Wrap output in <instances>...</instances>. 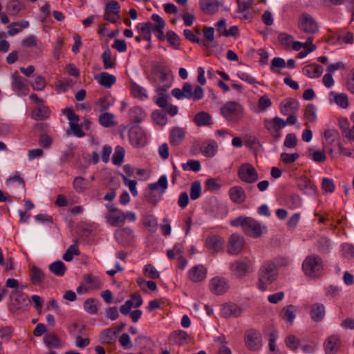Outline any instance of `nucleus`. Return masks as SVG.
<instances>
[{"label": "nucleus", "mask_w": 354, "mask_h": 354, "mask_svg": "<svg viewBox=\"0 0 354 354\" xmlns=\"http://www.w3.org/2000/svg\"><path fill=\"white\" fill-rule=\"evenodd\" d=\"M233 226H241L243 232L254 238L259 237L266 231V227L257 220L248 216H239L230 222Z\"/></svg>", "instance_id": "1"}, {"label": "nucleus", "mask_w": 354, "mask_h": 354, "mask_svg": "<svg viewBox=\"0 0 354 354\" xmlns=\"http://www.w3.org/2000/svg\"><path fill=\"white\" fill-rule=\"evenodd\" d=\"M281 160L285 164H291L294 162L298 158L299 154L297 153H282L281 154Z\"/></svg>", "instance_id": "63"}, {"label": "nucleus", "mask_w": 354, "mask_h": 354, "mask_svg": "<svg viewBox=\"0 0 354 354\" xmlns=\"http://www.w3.org/2000/svg\"><path fill=\"white\" fill-rule=\"evenodd\" d=\"M98 301L94 299H88L84 302V310L91 315H94L97 312Z\"/></svg>", "instance_id": "42"}, {"label": "nucleus", "mask_w": 354, "mask_h": 354, "mask_svg": "<svg viewBox=\"0 0 354 354\" xmlns=\"http://www.w3.org/2000/svg\"><path fill=\"white\" fill-rule=\"evenodd\" d=\"M217 149V144L214 141L210 140L203 144L201 151L205 156L212 157L216 154Z\"/></svg>", "instance_id": "38"}, {"label": "nucleus", "mask_w": 354, "mask_h": 354, "mask_svg": "<svg viewBox=\"0 0 354 354\" xmlns=\"http://www.w3.org/2000/svg\"><path fill=\"white\" fill-rule=\"evenodd\" d=\"M311 318L315 322H319L322 320L325 315V308L323 304H315L311 306L310 313Z\"/></svg>", "instance_id": "31"}, {"label": "nucleus", "mask_w": 354, "mask_h": 354, "mask_svg": "<svg viewBox=\"0 0 354 354\" xmlns=\"http://www.w3.org/2000/svg\"><path fill=\"white\" fill-rule=\"evenodd\" d=\"M209 288L213 294L220 295L227 292L229 288V285L225 279L216 277L210 280Z\"/></svg>", "instance_id": "13"}, {"label": "nucleus", "mask_w": 354, "mask_h": 354, "mask_svg": "<svg viewBox=\"0 0 354 354\" xmlns=\"http://www.w3.org/2000/svg\"><path fill=\"white\" fill-rule=\"evenodd\" d=\"M330 96L333 97V101L341 108L346 109L348 106V99L345 93H336L333 91L330 93Z\"/></svg>", "instance_id": "39"}, {"label": "nucleus", "mask_w": 354, "mask_h": 354, "mask_svg": "<svg viewBox=\"0 0 354 354\" xmlns=\"http://www.w3.org/2000/svg\"><path fill=\"white\" fill-rule=\"evenodd\" d=\"M45 274L44 272L35 266H32L30 268V281L33 285H40L44 279Z\"/></svg>", "instance_id": "30"}, {"label": "nucleus", "mask_w": 354, "mask_h": 354, "mask_svg": "<svg viewBox=\"0 0 354 354\" xmlns=\"http://www.w3.org/2000/svg\"><path fill=\"white\" fill-rule=\"evenodd\" d=\"M298 27L307 34H315L318 30V25L315 19L308 13H302L298 19Z\"/></svg>", "instance_id": "7"}, {"label": "nucleus", "mask_w": 354, "mask_h": 354, "mask_svg": "<svg viewBox=\"0 0 354 354\" xmlns=\"http://www.w3.org/2000/svg\"><path fill=\"white\" fill-rule=\"evenodd\" d=\"M340 346L339 337L333 335L329 336L324 344V348L326 354H336Z\"/></svg>", "instance_id": "18"}, {"label": "nucleus", "mask_w": 354, "mask_h": 354, "mask_svg": "<svg viewBox=\"0 0 354 354\" xmlns=\"http://www.w3.org/2000/svg\"><path fill=\"white\" fill-rule=\"evenodd\" d=\"M168 79V75L163 68L157 71L153 81L157 84L165 82Z\"/></svg>", "instance_id": "64"}, {"label": "nucleus", "mask_w": 354, "mask_h": 354, "mask_svg": "<svg viewBox=\"0 0 354 354\" xmlns=\"http://www.w3.org/2000/svg\"><path fill=\"white\" fill-rule=\"evenodd\" d=\"M44 342L50 348H58L61 346V340L55 333H48L44 337Z\"/></svg>", "instance_id": "35"}, {"label": "nucleus", "mask_w": 354, "mask_h": 354, "mask_svg": "<svg viewBox=\"0 0 354 354\" xmlns=\"http://www.w3.org/2000/svg\"><path fill=\"white\" fill-rule=\"evenodd\" d=\"M194 123L198 126H210L213 124L211 115L205 111H201L194 118Z\"/></svg>", "instance_id": "27"}, {"label": "nucleus", "mask_w": 354, "mask_h": 354, "mask_svg": "<svg viewBox=\"0 0 354 354\" xmlns=\"http://www.w3.org/2000/svg\"><path fill=\"white\" fill-rule=\"evenodd\" d=\"M49 270L57 277H62L66 271V266L62 261H56L48 266Z\"/></svg>", "instance_id": "37"}, {"label": "nucleus", "mask_w": 354, "mask_h": 354, "mask_svg": "<svg viewBox=\"0 0 354 354\" xmlns=\"http://www.w3.org/2000/svg\"><path fill=\"white\" fill-rule=\"evenodd\" d=\"M264 127L275 140L281 137V129L285 127L284 120L279 117H274L272 120H265Z\"/></svg>", "instance_id": "10"}, {"label": "nucleus", "mask_w": 354, "mask_h": 354, "mask_svg": "<svg viewBox=\"0 0 354 354\" xmlns=\"http://www.w3.org/2000/svg\"><path fill=\"white\" fill-rule=\"evenodd\" d=\"M324 270V261L317 254H309L303 261L302 270L305 275L311 278H318Z\"/></svg>", "instance_id": "2"}, {"label": "nucleus", "mask_w": 354, "mask_h": 354, "mask_svg": "<svg viewBox=\"0 0 354 354\" xmlns=\"http://www.w3.org/2000/svg\"><path fill=\"white\" fill-rule=\"evenodd\" d=\"M116 241L122 245H128L133 240V231L129 228H120L115 232Z\"/></svg>", "instance_id": "16"}, {"label": "nucleus", "mask_w": 354, "mask_h": 354, "mask_svg": "<svg viewBox=\"0 0 354 354\" xmlns=\"http://www.w3.org/2000/svg\"><path fill=\"white\" fill-rule=\"evenodd\" d=\"M298 109V102L292 99L286 100L280 104V111L283 115L296 113Z\"/></svg>", "instance_id": "21"}, {"label": "nucleus", "mask_w": 354, "mask_h": 354, "mask_svg": "<svg viewBox=\"0 0 354 354\" xmlns=\"http://www.w3.org/2000/svg\"><path fill=\"white\" fill-rule=\"evenodd\" d=\"M84 282L85 285L87 286V289L90 290L99 289L102 286L100 280L91 274H85L84 276Z\"/></svg>", "instance_id": "36"}, {"label": "nucleus", "mask_w": 354, "mask_h": 354, "mask_svg": "<svg viewBox=\"0 0 354 354\" xmlns=\"http://www.w3.org/2000/svg\"><path fill=\"white\" fill-rule=\"evenodd\" d=\"M201 183L198 180L194 181L191 185L190 188V197L192 200H196L201 196Z\"/></svg>", "instance_id": "51"}, {"label": "nucleus", "mask_w": 354, "mask_h": 354, "mask_svg": "<svg viewBox=\"0 0 354 354\" xmlns=\"http://www.w3.org/2000/svg\"><path fill=\"white\" fill-rule=\"evenodd\" d=\"M244 239L239 234H233L229 239L227 251L231 254H238L244 246Z\"/></svg>", "instance_id": "15"}, {"label": "nucleus", "mask_w": 354, "mask_h": 354, "mask_svg": "<svg viewBox=\"0 0 354 354\" xmlns=\"http://www.w3.org/2000/svg\"><path fill=\"white\" fill-rule=\"evenodd\" d=\"M40 43L37 37L35 35H30L27 37H26L23 41H21L22 46L28 48H32V47H37Z\"/></svg>", "instance_id": "57"}, {"label": "nucleus", "mask_w": 354, "mask_h": 354, "mask_svg": "<svg viewBox=\"0 0 354 354\" xmlns=\"http://www.w3.org/2000/svg\"><path fill=\"white\" fill-rule=\"evenodd\" d=\"M125 156V149L121 146H117L112 156V162L118 166L122 165Z\"/></svg>", "instance_id": "41"}, {"label": "nucleus", "mask_w": 354, "mask_h": 354, "mask_svg": "<svg viewBox=\"0 0 354 354\" xmlns=\"http://www.w3.org/2000/svg\"><path fill=\"white\" fill-rule=\"evenodd\" d=\"M205 245L208 250L217 253L223 249L224 240L218 235H212L207 237Z\"/></svg>", "instance_id": "17"}, {"label": "nucleus", "mask_w": 354, "mask_h": 354, "mask_svg": "<svg viewBox=\"0 0 354 354\" xmlns=\"http://www.w3.org/2000/svg\"><path fill=\"white\" fill-rule=\"evenodd\" d=\"M304 118L308 122H315L316 120L315 108L313 104H308L304 112Z\"/></svg>", "instance_id": "55"}, {"label": "nucleus", "mask_w": 354, "mask_h": 354, "mask_svg": "<svg viewBox=\"0 0 354 354\" xmlns=\"http://www.w3.org/2000/svg\"><path fill=\"white\" fill-rule=\"evenodd\" d=\"M50 113L49 108L41 104L32 110L31 116L35 120H43L49 117Z\"/></svg>", "instance_id": "25"}, {"label": "nucleus", "mask_w": 354, "mask_h": 354, "mask_svg": "<svg viewBox=\"0 0 354 354\" xmlns=\"http://www.w3.org/2000/svg\"><path fill=\"white\" fill-rule=\"evenodd\" d=\"M46 80L41 75L37 76L32 84V88L37 91L43 90L46 87Z\"/></svg>", "instance_id": "59"}, {"label": "nucleus", "mask_w": 354, "mask_h": 354, "mask_svg": "<svg viewBox=\"0 0 354 354\" xmlns=\"http://www.w3.org/2000/svg\"><path fill=\"white\" fill-rule=\"evenodd\" d=\"M221 313L225 317H237L242 313V309L236 304H225L221 308Z\"/></svg>", "instance_id": "26"}, {"label": "nucleus", "mask_w": 354, "mask_h": 354, "mask_svg": "<svg viewBox=\"0 0 354 354\" xmlns=\"http://www.w3.org/2000/svg\"><path fill=\"white\" fill-rule=\"evenodd\" d=\"M121 176L124 184L127 186L130 190V192L133 196L138 195V190L136 189L137 183L134 180L129 179L125 175L121 174Z\"/></svg>", "instance_id": "52"}, {"label": "nucleus", "mask_w": 354, "mask_h": 354, "mask_svg": "<svg viewBox=\"0 0 354 354\" xmlns=\"http://www.w3.org/2000/svg\"><path fill=\"white\" fill-rule=\"evenodd\" d=\"M110 106V102L108 100V97L104 95L99 98L96 106L95 108V111L104 113L106 111Z\"/></svg>", "instance_id": "46"}, {"label": "nucleus", "mask_w": 354, "mask_h": 354, "mask_svg": "<svg viewBox=\"0 0 354 354\" xmlns=\"http://www.w3.org/2000/svg\"><path fill=\"white\" fill-rule=\"evenodd\" d=\"M136 219V215L134 212H127L124 213L112 206V225H121L126 220L133 222Z\"/></svg>", "instance_id": "12"}, {"label": "nucleus", "mask_w": 354, "mask_h": 354, "mask_svg": "<svg viewBox=\"0 0 354 354\" xmlns=\"http://www.w3.org/2000/svg\"><path fill=\"white\" fill-rule=\"evenodd\" d=\"M137 282L143 291L147 290L146 286L151 291L157 289L156 283L153 281H145L142 278H138Z\"/></svg>", "instance_id": "53"}, {"label": "nucleus", "mask_w": 354, "mask_h": 354, "mask_svg": "<svg viewBox=\"0 0 354 354\" xmlns=\"http://www.w3.org/2000/svg\"><path fill=\"white\" fill-rule=\"evenodd\" d=\"M296 307L293 305H288L282 308L280 313V317L283 319H286L290 324H292L295 315Z\"/></svg>", "instance_id": "34"}, {"label": "nucleus", "mask_w": 354, "mask_h": 354, "mask_svg": "<svg viewBox=\"0 0 354 354\" xmlns=\"http://www.w3.org/2000/svg\"><path fill=\"white\" fill-rule=\"evenodd\" d=\"M323 72V68L319 64H309L303 68V73L310 78L319 77Z\"/></svg>", "instance_id": "28"}, {"label": "nucleus", "mask_w": 354, "mask_h": 354, "mask_svg": "<svg viewBox=\"0 0 354 354\" xmlns=\"http://www.w3.org/2000/svg\"><path fill=\"white\" fill-rule=\"evenodd\" d=\"M277 269L276 264L268 261L263 263L259 272V288L264 291L267 286L277 279Z\"/></svg>", "instance_id": "3"}, {"label": "nucleus", "mask_w": 354, "mask_h": 354, "mask_svg": "<svg viewBox=\"0 0 354 354\" xmlns=\"http://www.w3.org/2000/svg\"><path fill=\"white\" fill-rule=\"evenodd\" d=\"M131 91L135 97L142 99L147 97L146 90L135 82L131 84Z\"/></svg>", "instance_id": "45"}, {"label": "nucleus", "mask_w": 354, "mask_h": 354, "mask_svg": "<svg viewBox=\"0 0 354 354\" xmlns=\"http://www.w3.org/2000/svg\"><path fill=\"white\" fill-rule=\"evenodd\" d=\"M237 175L241 181L249 184L254 183L259 179L257 171L250 163L242 164L238 169Z\"/></svg>", "instance_id": "6"}, {"label": "nucleus", "mask_w": 354, "mask_h": 354, "mask_svg": "<svg viewBox=\"0 0 354 354\" xmlns=\"http://www.w3.org/2000/svg\"><path fill=\"white\" fill-rule=\"evenodd\" d=\"M144 274L152 279H156L160 277V273L151 264H147L143 270Z\"/></svg>", "instance_id": "47"}, {"label": "nucleus", "mask_w": 354, "mask_h": 354, "mask_svg": "<svg viewBox=\"0 0 354 354\" xmlns=\"http://www.w3.org/2000/svg\"><path fill=\"white\" fill-rule=\"evenodd\" d=\"M73 188L77 193H83L87 188V181L81 176L75 178L73 180Z\"/></svg>", "instance_id": "43"}, {"label": "nucleus", "mask_w": 354, "mask_h": 354, "mask_svg": "<svg viewBox=\"0 0 354 354\" xmlns=\"http://www.w3.org/2000/svg\"><path fill=\"white\" fill-rule=\"evenodd\" d=\"M129 139L131 144L137 148L143 147L147 143L145 131L139 126H132L129 131Z\"/></svg>", "instance_id": "8"}, {"label": "nucleus", "mask_w": 354, "mask_h": 354, "mask_svg": "<svg viewBox=\"0 0 354 354\" xmlns=\"http://www.w3.org/2000/svg\"><path fill=\"white\" fill-rule=\"evenodd\" d=\"M80 254V251L75 245H71L63 254L62 259L66 261H71L74 255Z\"/></svg>", "instance_id": "54"}, {"label": "nucleus", "mask_w": 354, "mask_h": 354, "mask_svg": "<svg viewBox=\"0 0 354 354\" xmlns=\"http://www.w3.org/2000/svg\"><path fill=\"white\" fill-rule=\"evenodd\" d=\"M12 88L19 96H25L29 91L27 80L19 75L18 71L12 74Z\"/></svg>", "instance_id": "9"}, {"label": "nucleus", "mask_w": 354, "mask_h": 354, "mask_svg": "<svg viewBox=\"0 0 354 354\" xmlns=\"http://www.w3.org/2000/svg\"><path fill=\"white\" fill-rule=\"evenodd\" d=\"M245 342L247 348L251 351H258L261 346V339L259 333L254 329L245 332Z\"/></svg>", "instance_id": "11"}, {"label": "nucleus", "mask_w": 354, "mask_h": 354, "mask_svg": "<svg viewBox=\"0 0 354 354\" xmlns=\"http://www.w3.org/2000/svg\"><path fill=\"white\" fill-rule=\"evenodd\" d=\"M167 39L169 44L175 49H178L180 46V38L179 37L171 30H169L167 32L166 35Z\"/></svg>", "instance_id": "48"}, {"label": "nucleus", "mask_w": 354, "mask_h": 354, "mask_svg": "<svg viewBox=\"0 0 354 354\" xmlns=\"http://www.w3.org/2000/svg\"><path fill=\"white\" fill-rule=\"evenodd\" d=\"M199 5L205 13L212 15L218 10L220 3L217 0H201Z\"/></svg>", "instance_id": "23"}, {"label": "nucleus", "mask_w": 354, "mask_h": 354, "mask_svg": "<svg viewBox=\"0 0 354 354\" xmlns=\"http://www.w3.org/2000/svg\"><path fill=\"white\" fill-rule=\"evenodd\" d=\"M324 138H325L326 142L329 145H332L335 141H338L337 142V145H338V147H339V150L342 153H344L345 155L349 156V155L351 154V153H347L346 152L344 153L345 149L342 147L341 143L339 141V132L337 130H335V129H327V130H326L325 132H324Z\"/></svg>", "instance_id": "24"}, {"label": "nucleus", "mask_w": 354, "mask_h": 354, "mask_svg": "<svg viewBox=\"0 0 354 354\" xmlns=\"http://www.w3.org/2000/svg\"><path fill=\"white\" fill-rule=\"evenodd\" d=\"M129 117L131 122L138 124L145 118L146 113L142 108L134 106L129 111Z\"/></svg>", "instance_id": "29"}, {"label": "nucleus", "mask_w": 354, "mask_h": 354, "mask_svg": "<svg viewBox=\"0 0 354 354\" xmlns=\"http://www.w3.org/2000/svg\"><path fill=\"white\" fill-rule=\"evenodd\" d=\"M238 13H243L248 10L254 3V0H236Z\"/></svg>", "instance_id": "56"}, {"label": "nucleus", "mask_w": 354, "mask_h": 354, "mask_svg": "<svg viewBox=\"0 0 354 354\" xmlns=\"http://www.w3.org/2000/svg\"><path fill=\"white\" fill-rule=\"evenodd\" d=\"M62 113L69 120L70 126L78 124L79 117L75 114L72 108H66L62 110Z\"/></svg>", "instance_id": "50"}, {"label": "nucleus", "mask_w": 354, "mask_h": 354, "mask_svg": "<svg viewBox=\"0 0 354 354\" xmlns=\"http://www.w3.org/2000/svg\"><path fill=\"white\" fill-rule=\"evenodd\" d=\"M286 346L292 349V350H296L299 344H300V341L299 339L296 337L295 335H289L286 338Z\"/></svg>", "instance_id": "58"}, {"label": "nucleus", "mask_w": 354, "mask_h": 354, "mask_svg": "<svg viewBox=\"0 0 354 354\" xmlns=\"http://www.w3.org/2000/svg\"><path fill=\"white\" fill-rule=\"evenodd\" d=\"M322 189L329 193H333L335 190V184L330 178H324L322 183Z\"/></svg>", "instance_id": "62"}, {"label": "nucleus", "mask_w": 354, "mask_h": 354, "mask_svg": "<svg viewBox=\"0 0 354 354\" xmlns=\"http://www.w3.org/2000/svg\"><path fill=\"white\" fill-rule=\"evenodd\" d=\"M297 139L295 133H288L286 135L284 140V146L287 148H294L296 147Z\"/></svg>", "instance_id": "61"}, {"label": "nucleus", "mask_w": 354, "mask_h": 354, "mask_svg": "<svg viewBox=\"0 0 354 354\" xmlns=\"http://www.w3.org/2000/svg\"><path fill=\"white\" fill-rule=\"evenodd\" d=\"M250 262L245 259L233 262L230 265V270L237 277H242L250 271Z\"/></svg>", "instance_id": "14"}, {"label": "nucleus", "mask_w": 354, "mask_h": 354, "mask_svg": "<svg viewBox=\"0 0 354 354\" xmlns=\"http://www.w3.org/2000/svg\"><path fill=\"white\" fill-rule=\"evenodd\" d=\"M206 268L202 265H197L189 270V278L192 281L197 283L203 281L206 277Z\"/></svg>", "instance_id": "19"}, {"label": "nucleus", "mask_w": 354, "mask_h": 354, "mask_svg": "<svg viewBox=\"0 0 354 354\" xmlns=\"http://www.w3.org/2000/svg\"><path fill=\"white\" fill-rule=\"evenodd\" d=\"M221 113L227 121L237 122L243 118L244 109L239 102L229 101L221 108Z\"/></svg>", "instance_id": "4"}, {"label": "nucleus", "mask_w": 354, "mask_h": 354, "mask_svg": "<svg viewBox=\"0 0 354 354\" xmlns=\"http://www.w3.org/2000/svg\"><path fill=\"white\" fill-rule=\"evenodd\" d=\"M153 120L161 126H164L167 122V118L159 111H155L152 113Z\"/></svg>", "instance_id": "60"}, {"label": "nucleus", "mask_w": 354, "mask_h": 354, "mask_svg": "<svg viewBox=\"0 0 354 354\" xmlns=\"http://www.w3.org/2000/svg\"><path fill=\"white\" fill-rule=\"evenodd\" d=\"M299 188L306 194L316 192V187L307 177L301 178L298 182Z\"/></svg>", "instance_id": "32"}, {"label": "nucleus", "mask_w": 354, "mask_h": 354, "mask_svg": "<svg viewBox=\"0 0 354 354\" xmlns=\"http://www.w3.org/2000/svg\"><path fill=\"white\" fill-rule=\"evenodd\" d=\"M23 8V5L17 0L9 1L6 6V10L9 15H17Z\"/></svg>", "instance_id": "44"}, {"label": "nucleus", "mask_w": 354, "mask_h": 354, "mask_svg": "<svg viewBox=\"0 0 354 354\" xmlns=\"http://www.w3.org/2000/svg\"><path fill=\"white\" fill-rule=\"evenodd\" d=\"M11 297L14 298L9 306V310L12 313L19 314L20 312L26 310L29 305L28 297L20 290H14Z\"/></svg>", "instance_id": "5"}, {"label": "nucleus", "mask_w": 354, "mask_h": 354, "mask_svg": "<svg viewBox=\"0 0 354 354\" xmlns=\"http://www.w3.org/2000/svg\"><path fill=\"white\" fill-rule=\"evenodd\" d=\"M182 167L185 171L191 170L197 172L200 171L201 166L199 160H189L187 162L183 163Z\"/></svg>", "instance_id": "49"}, {"label": "nucleus", "mask_w": 354, "mask_h": 354, "mask_svg": "<svg viewBox=\"0 0 354 354\" xmlns=\"http://www.w3.org/2000/svg\"><path fill=\"white\" fill-rule=\"evenodd\" d=\"M229 195L230 199L235 203L241 204L246 198L244 189L241 186H234L230 189Z\"/></svg>", "instance_id": "20"}, {"label": "nucleus", "mask_w": 354, "mask_h": 354, "mask_svg": "<svg viewBox=\"0 0 354 354\" xmlns=\"http://www.w3.org/2000/svg\"><path fill=\"white\" fill-rule=\"evenodd\" d=\"M185 131L180 127H174L170 131L169 142L173 146H178L184 140Z\"/></svg>", "instance_id": "22"}, {"label": "nucleus", "mask_w": 354, "mask_h": 354, "mask_svg": "<svg viewBox=\"0 0 354 354\" xmlns=\"http://www.w3.org/2000/svg\"><path fill=\"white\" fill-rule=\"evenodd\" d=\"M93 78L97 83L106 88H111V75L106 72H102L99 74H95Z\"/></svg>", "instance_id": "40"}, {"label": "nucleus", "mask_w": 354, "mask_h": 354, "mask_svg": "<svg viewBox=\"0 0 354 354\" xmlns=\"http://www.w3.org/2000/svg\"><path fill=\"white\" fill-rule=\"evenodd\" d=\"M168 187V181L166 176L162 175L160 177L156 183H151L148 185V189L150 191H155L158 189H160V193L164 194Z\"/></svg>", "instance_id": "33"}]
</instances>
